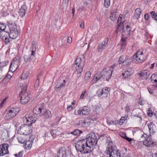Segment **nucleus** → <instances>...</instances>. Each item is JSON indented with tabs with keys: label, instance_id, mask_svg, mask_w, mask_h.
Masks as SVG:
<instances>
[{
	"label": "nucleus",
	"instance_id": "obj_57",
	"mask_svg": "<svg viewBox=\"0 0 157 157\" xmlns=\"http://www.w3.org/2000/svg\"><path fill=\"white\" fill-rule=\"evenodd\" d=\"M121 18H118L117 20V24L118 26L120 25V24L121 21Z\"/></svg>",
	"mask_w": 157,
	"mask_h": 157
},
{
	"label": "nucleus",
	"instance_id": "obj_62",
	"mask_svg": "<svg viewBox=\"0 0 157 157\" xmlns=\"http://www.w3.org/2000/svg\"><path fill=\"white\" fill-rule=\"evenodd\" d=\"M11 78V75L8 74L6 75L5 78V79H8V80L10 79V78Z\"/></svg>",
	"mask_w": 157,
	"mask_h": 157
},
{
	"label": "nucleus",
	"instance_id": "obj_41",
	"mask_svg": "<svg viewBox=\"0 0 157 157\" xmlns=\"http://www.w3.org/2000/svg\"><path fill=\"white\" fill-rule=\"evenodd\" d=\"M6 26L5 25L2 23L0 24V30H2V31H5L4 30L6 29Z\"/></svg>",
	"mask_w": 157,
	"mask_h": 157
},
{
	"label": "nucleus",
	"instance_id": "obj_18",
	"mask_svg": "<svg viewBox=\"0 0 157 157\" xmlns=\"http://www.w3.org/2000/svg\"><path fill=\"white\" fill-rule=\"evenodd\" d=\"M147 126L149 128L150 136L152 135L155 132V125L152 122L147 124Z\"/></svg>",
	"mask_w": 157,
	"mask_h": 157
},
{
	"label": "nucleus",
	"instance_id": "obj_46",
	"mask_svg": "<svg viewBox=\"0 0 157 157\" xmlns=\"http://www.w3.org/2000/svg\"><path fill=\"white\" fill-rule=\"evenodd\" d=\"M126 119L124 117H122L120 120V124H123L124 122L126 120Z\"/></svg>",
	"mask_w": 157,
	"mask_h": 157
},
{
	"label": "nucleus",
	"instance_id": "obj_20",
	"mask_svg": "<svg viewBox=\"0 0 157 157\" xmlns=\"http://www.w3.org/2000/svg\"><path fill=\"white\" fill-rule=\"evenodd\" d=\"M142 12V10L140 8L136 9L135 11L134 18L138 19L140 18V15H141Z\"/></svg>",
	"mask_w": 157,
	"mask_h": 157
},
{
	"label": "nucleus",
	"instance_id": "obj_1",
	"mask_svg": "<svg viewBox=\"0 0 157 157\" xmlns=\"http://www.w3.org/2000/svg\"><path fill=\"white\" fill-rule=\"evenodd\" d=\"M10 30V33H9L7 32L2 31L0 32V37H3V35L5 33H6V36H9L12 39H15L18 35L20 31L17 30L16 25L14 24H11L8 26Z\"/></svg>",
	"mask_w": 157,
	"mask_h": 157
},
{
	"label": "nucleus",
	"instance_id": "obj_64",
	"mask_svg": "<svg viewBox=\"0 0 157 157\" xmlns=\"http://www.w3.org/2000/svg\"><path fill=\"white\" fill-rule=\"evenodd\" d=\"M80 26L81 28H83L84 27V22H82L81 23H80Z\"/></svg>",
	"mask_w": 157,
	"mask_h": 157
},
{
	"label": "nucleus",
	"instance_id": "obj_53",
	"mask_svg": "<svg viewBox=\"0 0 157 157\" xmlns=\"http://www.w3.org/2000/svg\"><path fill=\"white\" fill-rule=\"evenodd\" d=\"M56 132V130H52V132H51V134L52 136L54 137H55L56 136V134L55 133V132Z\"/></svg>",
	"mask_w": 157,
	"mask_h": 157
},
{
	"label": "nucleus",
	"instance_id": "obj_25",
	"mask_svg": "<svg viewBox=\"0 0 157 157\" xmlns=\"http://www.w3.org/2000/svg\"><path fill=\"white\" fill-rule=\"evenodd\" d=\"M100 75L102 78H103V79L105 78L106 80H107V77L108 76V73L107 70L106 68L104 69L100 73Z\"/></svg>",
	"mask_w": 157,
	"mask_h": 157
},
{
	"label": "nucleus",
	"instance_id": "obj_55",
	"mask_svg": "<svg viewBox=\"0 0 157 157\" xmlns=\"http://www.w3.org/2000/svg\"><path fill=\"white\" fill-rule=\"evenodd\" d=\"M6 98L2 101L0 104V107H2L3 104H4L5 102L6 101Z\"/></svg>",
	"mask_w": 157,
	"mask_h": 157
},
{
	"label": "nucleus",
	"instance_id": "obj_13",
	"mask_svg": "<svg viewBox=\"0 0 157 157\" xmlns=\"http://www.w3.org/2000/svg\"><path fill=\"white\" fill-rule=\"evenodd\" d=\"M130 23L124 22L120 24L118 28H122L123 32L127 35H129L131 31V28Z\"/></svg>",
	"mask_w": 157,
	"mask_h": 157
},
{
	"label": "nucleus",
	"instance_id": "obj_60",
	"mask_svg": "<svg viewBox=\"0 0 157 157\" xmlns=\"http://www.w3.org/2000/svg\"><path fill=\"white\" fill-rule=\"evenodd\" d=\"M125 111L128 112L129 110V105H127L125 107Z\"/></svg>",
	"mask_w": 157,
	"mask_h": 157
},
{
	"label": "nucleus",
	"instance_id": "obj_36",
	"mask_svg": "<svg viewBox=\"0 0 157 157\" xmlns=\"http://www.w3.org/2000/svg\"><path fill=\"white\" fill-rule=\"evenodd\" d=\"M151 14L152 17L155 20L157 21V14H156L155 12L154 11H152L151 12Z\"/></svg>",
	"mask_w": 157,
	"mask_h": 157
},
{
	"label": "nucleus",
	"instance_id": "obj_23",
	"mask_svg": "<svg viewBox=\"0 0 157 157\" xmlns=\"http://www.w3.org/2000/svg\"><path fill=\"white\" fill-rule=\"evenodd\" d=\"M108 41V40H107V42L103 41L102 42H100L99 43L98 46V51H101L102 50V49H104L107 44V42Z\"/></svg>",
	"mask_w": 157,
	"mask_h": 157
},
{
	"label": "nucleus",
	"instance_id": "obj_37",
	"mask_svg": "<svg viewBox=\"0 0 157 157\" xmlns=\"http://www.w3.org/2000/svg\"><path fill=\"white\" fill-rule=\"evenodd\" d=\"M29 76V73L26 72L25 73L23 74L21 77V79L23 80L27 78Z\"/></svg>",
	"mask_w": 157,
	"mask_h": 157
},
{
	"label": "nucleus",
	"instance_id": "obj_51",
	"mask_svg": "<svg viewBox=\"0 0 157 157\" xmlns=\"http://www.w3.org/2000/svg\"><path fill=\"white\" fill-rule=\"evenodd\" d=\"M22 155V152H19L18 154H16L14 155L17 157H20Z\"/></svg>",
	"mask_w": 157,
	"mask_h": 157
},
{
	"label": "nucleus",
	"instance_id": "obj_4",
	"mask_svg": "<svg viewBox=\"0 0 157 157\" xmlns=\"http://www.w3.org/2000/svg\"><path fill=\"white\" fill-rule=\"evenodd\" d=\"M97 141V136L94 133L90 132L86 136V140L85 142L86 144L88 145L91 149V148L96 145Z\"/></svg>",
	"mask_w": 157,
	"mask_h": 157
},
{
	"label": "nucleus",
	"instance_id": "obj_26",
	"mask_svg": "<svg viewBox=\"0 0 157 157\" xmlns=\"http://www.w3.org/2000/svg\"><path fill=\"white\" fill-rule=\"evenodd\" d=\"M132 74V72L130 71H125L122 74V75L123 76V78H127L129 77Z\"/></svg>",
	"mask_w": 157,
	"mask_h": 157
},
{
	"label": "nucleus",
	"instance_id": "obj_63",
	"mask_svg": "<svg viewBox=\"0 0 157 157\" xmlns=\"http://www.w3.org/2000/svg\"><path fill=\"white\" fill-rule=\"evenodd\" d=\"M147 88L148 91L151 94H153L154 92L152 90H151L150 88L149 87H147Z\"/></svg>",
	"mask_w": 157,
	"mask_h": 157
},
{
	"label": "nucleus",
	"instance_id": "obj_35",
	"mask_svg": "<svg viewBox=\"0 0 157 157\" xmlns=\"http://www.w3.org/2000/svg\"><path fill=\"white\" fill-rule=\"evenodd\" d=\"M74 136L79 135L80 134L82 133V131L78 129H76L73 131Z\"/></svg>",
	"mask_w": 157,
	"mask_h": 157
},
{
	"label": "nucleus",
	"instance_id": "obj_17",
	"mask_svg": "<svg viewBox=\"0 0 157 157\" xmlns=\"http://www.w3.org/2000/svg\"><path fill=\"white\" fill-rule=\"evenodd\" d=\"M67 151L65 148L61 147L58 151L57 155L59 157H67Z\"/></svg>",
	"mask_w": 157,
	"mask_h": 157
},
{
	"label": "nucleus",
	"instance_id": "obj_45",
	"mask_svg": "<svg viewBox=\"0 0 157 157\" xmlns=\"http://www.w3.org/2000/svg\"><path fill=\"white\" fill-rule=\"evenodd\" d=\"M124 60H123V56H121L119 58V64H121L122 63H124Z\"/></svg>",
	"mask_w": 157,
	"mask_h": 157
},
{
	"label": "nucleus",
	"instance_id": "obj_12",
	"mask_svg": "<svg viewBox=\"0 0 157 157\" xmlns=\"http://www.w3.org/2000/svg\"><path fill=\"white\" fill-rule=\"evenodd\" d=\"M20 63L19 58L18 57L14 58L10 65L9 70L11 72H14L17 69Z\"/></svg>",
	"mask_w": 157,
	"mask_h": 157
},
{
	"label": "nucleus",
	"instance_id": "obj_14",
	"mask_svg": "<svg viewBox=\"0 0 157 157\" xmlns=\"http://www.w3.org/2000/svg\"><path fill=\"white\" fill-rule=\"evenodd\" d=\"M9 145L7 144H3L0 146V156H3L8 153V148Z\"/></svg>",
	"mask_w": 157,
	"mask_h": 157
},
{
	"label": "nucleus",
	"instance_id": "obj_3",
	"mask_svg": "<svg viewBox=\"0 0 157 157\" xmlns=\"http://www.w3.org/2000/svg\"><path fill=\"white\" fill-rule=\"evenodd\" d=\"M147 58V54L142 50H138L133 56L132 60L136 63H141Z\"/></svg>",
	"mask_w": 157,
	"mask_h": 157
},
{
	"label": "nucleus",
	"instance_id": "obj_27",
	"mask_svg": "<svg viewBox=\"0 0 157 157\" xmlns=\"http://www.w3.org/2000/svg\"><path fill=\"white\" fill-rule=\"evenodd\" d=\"M126 39L125 38H124L123 35H122V37L121 41V49H124L126 45Z\"/></svg>",
	"mask_w": 157,
	"mask_h": 157
},
{
	"label": "nucleus",
	"instance_id": "obj_43",
	"mask_svg": "<svg viewBox=\"0 0 157 157\" xmlns=\"http://www.w3.org/2000/svg\"><path fill=\"white\" fill-rule=\"evenodd\" d=\"M3 35V37H2V38H1V39H4V38H5V42L6 44H7L9 42V39L7 37H6V36L4 35Z\"/></svg>",
	"mask_w": 157,
	"mask_h": 157
},
{
	"label": "nucleus",
	"instance_id": "obj_9",
	"mask_svg": "<svg viewBox=\"0 0 157 157\" xmlns=\"http://www.w3.org/2000/svg\"><path fill=\"white\" fill-rule=\"evenodd\" d=\"M84 65V62L82 61L81 58L79 57H77L75 61V63L74 64V66L78 73H80L82 72L83 67Z\"/></svg>",
	"mask_w": 157,
	"mask_h": 157
},
{
	"label": "nucleus",
	"instance_id": "obj_59",
	"mask_svg": "<svg viewBox=\"0 0 157 157\" xmlns=\"http://www.w3.org/2000/svg\"><path fill=\"white\" fill-rule=\"evenodd\" d=\"M72 38L71 37H69L67 39V42L68 43H70L72 42Z\"/></svg>",
	"mask_w": 157,
	"mask_h": 157
},
{
	"label": "nucleus",
	"instance_id": "obj_42",
	"mask_svg": "<svg viewBox=\"0 0 157 157\" xmlns=\"http://www.w3.org/2000/svg\"><path fill=\"white\" fill-rule=\"evenodd\" d=\"M101 78L102 77H101V76H100V75L98 77H97V76H94V78L93 79V81L94 82H96L97 81L101 79Z\"/></svg>",
	"mask_w": 157,
	"mask_h": 157
},
{
	"label": "nucleus",
	"instance_id": "obj_28",
	"mask_svg": "<svg viewBox=\"0 0 157 157\" xmlns=\"http://www.w3.org/2000/svg\"><path fill=\"white\" fill-rule=\"evenodd\" d=\"M82 114L86 115L89 114L90 111V109L88 107L84 106L82 109Z\"/></svg>",
	"mask_w": 157,
	"mask_h": 157
},
{
	"label": "nucleus",
	"instance_id": "obj_40",
	"mask_svg": "<svg viewBox=\"0 0 157 157\" xmlns=\"http://www.w3.org/2000/svg\"><path fill=\"white\" fill-rule=\"evenodd\" d=\"M7 63L5 62L1 61L0 60V69H2L4 67L6 66Z\"/></svg>",
	"mask_w": 157,
	"mask_h": 157
},
{
	"label": "nucleus",
	"instance_id": "obj_11",
	"mask_svg": "<svg viewBox=\"0 0 157 157\" xmlns=\"http://www.w3.org/2000/svg\"><path fill=\"white\" fill-rule=\"evenodd\" d=\"M29 126L26 124H24L20 126V128L18 130V133L21 135H27L32 132L31 129H29Z\"/></svg>",
	"mask_w": 157,
	"mask_h": 157
},
{
	"label": "nucleus",
	"instance_id": "obj_38",
	"mask_svg": "<svg viewBox=\"0 0 157 157\" xmlns=\"http://www.w3.org/2000/svg\"><path fill=\"white\" fill-rule=\"evenodd\" d=\"M115 66V65H113L109 68V73H110V76L112 75Z\"/></svg>",
	"mask_w": 157,
	"mask_h": 157
},
{
	"label": "nucleus",
	"instance_id": "obj_21",
	"mask_svg": "<svg viewBox=\"0 0 157 157\" xmlns=\"http://www.w3.org/2000/svg\"><path fill=\"white\" fill-rule=\"evenodd\" d=\"M139 75L142 78V79H146L149 76V74L146 70H143L141 71L139 74Z\"/></svg>",
	"mask_w": 157,
	"mask_h": 157
},
{
	"label": "nucleus",
	"instance_id": "obj_8",
	"mask_svg": "<svg viewBox=\"0 0 157 157\" xmlns=\"http://www.w3.org/2000/svg\"><path fill=\"white\" fill-rule=\"evenodd\" d=\"M18 113V110L17 108L12 107L8 110L5 117L6 120L9 121L15 117Z\"/></svg>",
	"mask_w": 157,
	"mask_h": 157
},
{
	"label": "nucleus",
	"instance_id": "obj_5",
	"mask_svg": "<svg viewBox=\"0 0 157 157\" xmlns=\"http://www.w3.org/2000/svg\"><path fill=\"white\" fill-rule=\"evenodd\" d=\"M151 136L147 135L144 133L141 136V139L143 140V144L147 147H152L157 144L156 142L152 140Z\"/></svg>",
	"mask_w": 157,
	"mask_h": 157
},
{
	"label": "nucleus",
	"instance_id": "obj_58",
	"mask_svg": "<svg viewBox=\"0 0 157 157\" xmlns=\"http://www.w3.org/2000/svg\"><path fill=\"white\" fill-rule=\"evenodd\" d=\"M120 136H121V137H122L124 139L126 137V133L124 132L121 133L120 134Z\"/></svg>",
	"mask_w": 157,
	"mask_h": 157
},
{
	"label": "nucleus",
	"instance_id": "obj_22",
	"mask_svg": "<svg viewBox=\"0 0 157 157\" xmlns=\"http://www.w3.org/2000/svg\"><path fill=\"white\" fill-rule=\"evenodd\" d=\"M118 15V14L117 11H112L111 13L110 18L112 21H114L116 20Z\"/></svg>",
	"mask_w": 157,
	"mask_h": 157
},
{
	"label": "nucleus",
	"instance_id": "obj_39",
	"mask_svg": "<svg viewBox=\"0 0 157 157\" xmlns=\"http://www.w3.org/2000/svg\"><path fill=\"white\" fill-rule=\"evenodd\" d=\"M65 85L63 83H61L60 82H58L57 83V85L56 86V88L57 89L59 90L60 89L61 87L63 86H64Z\"/></svg>",
	"mask_w": 157,
	"mask_h": 157
},
{
	"label": "nucleus",
	"instance_id": "obj_15",
	"mask_svg": "<svg viewBox=\"0 0 157 157\" xmlns=\"http://www.w3.org/2000/svg\"><path fill=\"white\" fill-rule=\"evenodd\" d=\"M108 92V88L105 87L102 89H99L97 92V94L99 97L101 96L102 95H103L104 96L107 97Z\"/></svg>",
	"mask_w": 157,
	"mask_h": 157
},
{
	"label": "nucleus",
	"instance_id": "obj_34",
	"mask_svg": "<svg viewBox=\"0 0 157 157\" xmlns=\"http://www.w3.org/2000/svg\"><path fill=\"white\" fill-rule=\"evenodd\" d=\"M91 76V73L90 71H87L85 76V79L86 80H88L90 79Z\"/></svg>",
	"mask_w": 157,
	"mask_h": 157
},
{
	"label": "nucleus",
	"instance_id": "obj_24",
	"mask_svg": "<svg viewBox=\"0 0 157 157\" xmlns=\"http://www.w3.org/2000/svg\"><path fill=\"white\" fill-rule=\"evenodd\" d=\"M42 108H41L39 105L36 106L33 110V112L36 114H38L42 113Z\"/></svg>",
	"mask_w": 157,
	"mask_h": 157
},
{
	"label": "nucleus",
	"instance_id": "obj_10",
	"mask_svg": "<svg viewBox=\"0 0 157 157\" xmlns=\"http://www.w3.org/2000/svg\"><path fill=\"white\" fill-rule=\"evenodd\" d=\"M37 120L36 117H33L29 114H26L23 118L24 123L28 126H31L33 123H34Z\"/></svg>",
	"mask_w": 157,
	"mask_h": 157
},
{
	"label": "nucleus",
	"instance_id": "obj_47",
	"mask_svg": "<svg viewBox=\"0 0 157 157\" xmlns=\"http://www.w3.org/2000/svg\"><path fill=\"white\" fill-rule=\"evenodd\" d=\"M27 83L26 84V85L23 87V89L21 91V93H24V94L26 93V90L27 88Z\"/></svg>",
	"mask_w": 157,
	"mask_h": 157
},
{
	"label": "nucleus",
	"instance_id": "obj_30",
	"mask_svg": "<svg viewBox=\"0 0 157 157\" xmlns=\"http://www.w3.org/2000/svg\"><path fill=\"white\" fill-rule=\"evenodd\" d=\"M132 60L130 57H126L124 61V65L127 66L130 64L131 63Z\"/></svg>",
	"mask_w": 157,
	"mask_h": 157
},
{
	"label": "nucleus",
	"instance_id": "obj_54",
	"mask_svg": "<svg viewBox=\"0 0 157 157\" xmlns=\"http://www.w3.org/2000/svg\"><path fill=\"white\" fill-rule=\"evenodd\" d=\"M104 6L105 7H108V0H104Z\"/></svg>",
	"mask_w": 157,
	"mask_h": 157
},
{
	"label": "nucleus",
	"instance_id": "obj_29",
	"mask_svg": "<svg viewBox=\"0 0 157 157\" xmlns=\"http://www.w3.org/2000/svg\"><path fill=\"white\" fill-rule=\"evenodd\" d=\"M25 5H23L22 6L21 8L20 9L19 13L20 16L23 17L25 14Z\"/></svg>",
	"mask_w": 157,
	"mask_h": 157
},
{
	"label": "nucleus",
	"instance_id": "obj_7",
	"mask_svg": "<svg viewBox=\"0 0 157 157\" xmlns=\"http://www.w3.org/2000/svg\"><path fill=\"white\" fill-rule=\"evenodd\" d=\"M109 157H121L120 152L115 149L112 141H109Z\"/></svg>",
	"mask_w": 157,
	"mask_h": 157
},
{
	"label": "nucleus",
	"instance_id": "obj_32",
	"mask_svg": "<svg viewBox=\"0 0 157 157\" xmlns=\"http://www.w3.org/2000/svg\"><path fill=\"white\" fill-rule=\"evenodd\" d=\"M69 0H63L62 6V9H66L68 6Z\"/></svg>",
	"mask_w": 157,
	"mask_h": 157
},
{
	"label": "nucleus",
	"instance_id": "obj_52",
	"mask_svg": "<svg viewBox=\"0 0 157 157\" xmlns=\"http://www.w3.org/2000/svg\"><path fill=\"white\" fill-rule=\"evenodd\" d=\"M117 121H110L109 124L116 125Z\"/></svg>",
	"mask_w": 157,
	"mask_h": 157
},
{
	"label": "nucleus",
	"instance_id": "obj_33",
	"mask_svg": "<svg viewBox=\"0 0 157 157\" xmlns=\"http://www.w3.org/2000/svg\"><path fill=\"white\" fill-rule=\"evenodd\" d=\"M151 79L152 81L157 83V75L155 74L152 75L151 77Z\"/></svg>",
	"mask_w": 157,
	"mask_h": 157
},
{
	"label": "nucleus",
	"instance_id": "obj_48",
	"mask_svg": "<svg viewBox=\"0 0 157 157\" xmlns=\"http://www.w3.org/2000/svg\"><path fill=\"white\" fill-rule=\"evenodd\" d=\"M18 140L19 143L22 144L24 143L25 140L21 139V137H19L17 138Z\"/></svg>",
	"mask_w": 157,
	"mask_h": 157
},
{
	"label": "nucleus",
	"instance_id": "obj_31",
	"mask_svg": "<svg viewBox=\"0 0 157 157\" xmlns=\"http://www.w3.org/2000/svg\"><path fill=\"white\" fill-rule=\"evenodd\" d=\"M32 142L29 140L26 141L25 144V147L26 149H29L32 147Z\"/></svg>",
	"mask_w": 157,
	"mask_h": 157
},
{
	"label": "nucleus",
	"instance_id": "obj_44",
	"mask_svg": "<svg viewBox=\"0 0 157 157\" xmlns=\"http://www.w3.org/2000/svg\"><path fill=\"white\" fill-rule=\"evenodd\" d=\"M39 78H38L36 81L35 84V88H37L39 85Z\"/></svg>",
	"mask_w": 157,
	"mask_h": 157
},
{
	"label": "nucleus",
	"instance_id": "obj_19",
	"mask_svg": "<svg viewBox=\"0 0 157 157\" xmlns=\"http://www.w3.org/2000/svg\"><path fill=\"white\" fill-rule=\"evenodd\" d=\"M42 113L43 116L45 119H47L51 117L52 116L51 111L49 110L44 109Z\"/></svg>",
	"mask_w": 157,
	"mask_h": 157
},
{
	"label": "nucleus",
	"instance_id": "obj_49",
	"mask_svg": "<svg viewBox=\"0 0 157 157\" xmlns=\"http://www.w3.org/2000/svg\"><path fill=\"white\" fill-rule=\"evenodd\" d=\"M86 90H84V91L82 92V94L80 97V99H82L83 98L84 95H85V94H86Z\"/></svg>",
	"mask_w": 157,
	"mask_h": 157
},
{
	"label": "nucleus",
	"instance_id": "obj_16",
	"mask_svg": "<svg viewBox=\"0 0 157 157\" xmlns=\"http://www.w3.org/2000/svg\"><path fill=\"white\" fill-rule=\"evenodd\" d=\"M30 99L27 93L21 94V103L22 104H25L28 102Z\"/></svg>",
	"mask_w": 157,
	"mask_h": 157
},
{
	"label": "nucleus",
	"instance_id": "obj_2",
	"mask_svg": "<svg viewBox=\"0 0 157 157\" xmlns=\"http://www.w3.org/2000/svg\"><path fill=\"white\" fill-rule=\"evenodd\" d=\"M75 148L77 151L80 152L87 153L91 151L90 147L86 144L85 140L78 141L76 144Z\"/></svg>",
	"mask_w": 157,
	"mask_h": 157
},
{
	"label": "nucleus",
	"instance_id": "obj_61",
	"mask_svg": "<svg viewBox=\"0 0 157 157\" xmlns=\"http://www.w3.org/2000/svg\"><path fill=\"white\" fill-rule=\"evenodd\" d=\"M149 18V14L147 13H146L144 15V18L145 19V20H148V19Z\"/></svg>",
	"mask_w": 157,
	"mask_h": 157
},
{
	"label": "nucleus",
	"instance_id": "obj_56",
	"mask_svg": "<svg viewBox=\"0 0 157 157\" xmlns=\"http://www.w3.org/2000/svg\"><path fill=\"white\" fill-rule=\"evenodd\" d=\"M124 139H126L127 141H128L130 142L131 141H132V139L130 138H129L127 137V136H126V137Z\"/></svg>",
	"mask_w": 157,
	"mask_h": 157
},
{
	"label": "nucleus",
	"instance_id": "obj_50",
	"mask_svg": "<svg viewBox=\"0 0 157 157\" xmlns=\"http://www.w3.org/2000/svg\"><path fill=\"white\" fill-rule=\"evenodd\" d=\"M78 114L76 113V111H75V115L78 114V115H81L82 114V109L81 110H77Z\"/></svg>",
	"mask_w": 157,
	"mask_h": 157
},
{
	"label": "nucleus",
	"instance_id": "obj_6",
	"mask_svg": "<svg viewBox=\"0 0 157 157\" xmlns=\"http://www.w3.org/2000/svg\"><path fill=\"white\" fill-rule=\"evenodd\" d=\"M37 43L35 42H33L32 44L31 48V54L25 55L24 56V60L25 62H28L30 61L34 58L35 52L37 48Z\"/></svg>",
	"mask_w": 157,
	"mask_h": 157
}]
</instances>
